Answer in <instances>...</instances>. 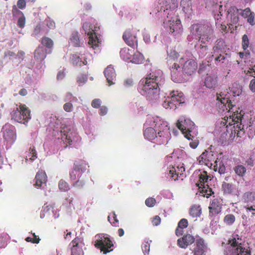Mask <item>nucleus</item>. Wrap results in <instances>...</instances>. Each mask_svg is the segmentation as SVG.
<instances>
[{
	"mask_svg": "<svg viewBox=\"0 0 255 255\" xmlns=\"http://www.w3.org/2000/svg\"><path fill=\"white\" fill-rule=\"evenodd\" d=\"M159 6H157L153 9L150 14H157L161 17H166L163 21V26L165 29L173 36L180 35L182 33L183 28L181 20L175 17V10L178 7L177 0H164L162 4L160 3Z\"/></svg>",
	"mask_w": 255,
	"mask_h": 255,
	"instance_id": "nucleus-1",
	"label": "nucleus"
},
{
	"mask_svg": "<svg viewBox=\"0 0 255 255\" xmlns=\"http://www.w3.org/2000/svg\"><path fill=\"white\" fill-rule=\"evenodd\" d=\"M152 127L146 128L143 132L145 138L157 145L166 144L170 138V132L167 123L159 117L150 119Z\"/></svg>",
	"mask_w": 255,
	"mask_h": 255,
	"instance_id": "nucleus-2",
	"label": "nucleus"
},
{
	"mask_svg": "<svg viewBox=\"0 0 255 255\" xmlns=\"http://www.w3.org/2000/svg\"><path fill=\"white\" fill-rule=\"evenodd\" d=\"M221 97V104L219 107H221L223 111H225L228 113L224 118H222L220 123L221 127L226 126L228 129L227 131H228V129H230L232 133L236 134L237 136L239 137L240 131L244 130V125L242 124V120L243 116L237 112V114L235 112L231 115L230 112L234 106L231 101L228 98H222Z\"/></svg>",
	"mask_w": 255,
	"mask_h": 255,
	"instance_id": "nucleus-3",
	"label": "nucleus"
},
{
	"mask_svg": "<svg viewBox=\"0 0 255 255\" xmlns=\"http://www.w3.org/2000/svg\"><path fill=\"white\" fill-rule=\"evenodd\" d=\"M160 77L154 73L148 74L140 81L141 93L148 100L156 98L159 94Z\"/></svg>",
	"mask_w": 255,
	"mask_h": 255,
	"instance_id": "nucleus-4",
	"label": "nucleus"
},
{
	"mask_svg": "<svg viewBox=\"0 0 255 255\" xmlns=\"http://www.w3.org/2000/svg\"><path fill=\"white\" fill-rule=\"evenodd\" d=\"M238 235L230 238L228 241V246L225 250V255H251L250 248L244 247Z\"/></svg>",
	"mask_w": 255,
	"mask_h": 255,
	"instance_id": "nucleus-5",
	"label": "nucleus"
},
{
	"mask_svg": "<svg viewBox=\"0 0 255 255\" xmlns=\"http://www.w3.org/2000/svg\"><path fill=\"white\" fill-rule=\"evenodd\" d=\"M10 115L11 119L22 124L27 123L31 119L30 111L29 108L25 105L22 104L14 109Z\"/></svg>",
	"mask_w": 255,
	"mask_h": 255,
	"instance_id": "nucleus-6",
	"label": "nucleus"
},
{
	"mask_svg": "<svg viewBox=\"0 0 255 255\" xmlns=\"http://www.w3.org/2000/svg\"><path fill=\"white\" fill-rule=\"evenodd\" d=\"M184 100L183 94L178 91H172L169 96L165 98L162 106L166 109H175Z\"/></svg>",
	"mask_w": 255,
	"mask_h": 255,
	"instance_id": "nucleus-7",
	"label": "nucleus"
},
{
	"mask_svg": "<svg viewBox=\"0 0 255 255\" xmlns=\"http://www.w3.org/2000/svg\"><path fill=\"white\" fill-rule=\"evenodd\" d=\"M97 27L95 29L93 28V26L89 22H85L83 24V28L85 33L89 36L88 44L94 49H96L99 47L100 40L98 38L96 33Z\"/></svg>",
	"mask_w": 255,
	"mask_h": 255,
	"instance_id": "nucleus-8",
	"label": "nucleus"
},
{
	"mask_svg": "<svg viewBox=\"0 0 255 255\" xmlns=\"http://www.w3.org/2000/svg\"><path fill=\"white\" fill-rule=\"evenodd\" d=\"M95 246L99 249L104 254L113 251L111 249L114 246L112 241L108 235H99L98 239L96 241Z\"/></svg>",
	"mask_w": 255,
	"mask_h": 255,
	"instance_id": "nucleus-9",
	"label": "nucleus"
},
{
	"mask_svg": "<svg viewBox=\"0 0 255 255\" xmlns=\"http://www.w3.org/2000/svg\"><path fill=\"white\" fill-rule=\"evenodd\" d=\"M217 159L216 154L211 150L203 152L199 157V162L200 164H205L208 167L214 166V170H217Z\"/></svg>",
	"mask_w": 255,
	"mask_h": 255,
	"instance_id": "nucleus-10",
	"label": "nucleus"
},
{
	"mask_svg": "<svg viewBox=\"0 0 255 255\" xmlns=\"http://www.w3.org/2000/svg\"><path fill=\"white\" fill-rule=\"evenodd\" d=\"M15 128L9 124H5L2 128V132L4 140L7 143H13L16 138Z\"/></svg>",
	"mask_w": 255,
	"mask_h": 255,
	"instance_id": "nucleus-11",
	"label": "nucleus"
},
{
	"mask_svg": "<svg viewBox=\"0 0 255 255\" xmlns=\"http://www.w3.org/2000/svg\"><path fill=\"white\" fill-rule=\"evenodd\" d=\"M242 10L238 9L234 5L230 6L226 9V18L229 22L230 25L236 24L238 23L239 20V11ZM229 25V24H228ZM230 28L229 26V28Z\"/></svg>",
	"mask_w": 255,
	"mask_h": 255,
	"instance_id": "nucleus-12",
	"label": "nucleus"
},
{
	"mask_svg": "<svg viewBox=\"0 0 255 255\" xmlns=\"http://www.w3.org/2000/svg\"><path fill=\"white\" fill-rule=\"evenodd\" d=\"M71 255H84L83 248L85 246L84 240L81 237H77L71 242Z\"/></svg>",
	"mask_w": 255,
	"mask_h": 255,
	"instance_id": "nucleus-13",
	"label": "nucleus"
},
{
	"mask_svg": "<svg viewBox=\"0 0 255 255\" xmlns=\"http://www.w3.org/2000/svg\"><path fill=\"white\" fill-rule=\"evenodd\" d=\"M61 132L63 140L69 145H71L77 134L74 130L67 126H63L61 128Z\"/></svg>",
	"mask_w": 255,
	"mask_h": 255,
	"instance_id": "nucleus-14",
	"label": "nucleus"
},
{
	"mask_svg": "<svg viewBox=\"0 0 255 255\" xmlns=\"http://www.w3.org/2000/svg\"><path fill=\"white\" fill-rule=\"evenodd\" d=\"M123 38L125 43L131 47L134 45L137 46V40L135 33L131 31V29H127L123 35Z\"/></svg>",
	"mask_w": 255,
	"mask_h": 255,
	"instance_id": "nucleus-15",
	"label": "nucleus"
},
{
	"mask_svg": "<svg viewBox=\"0 0 255 255\" xmlns=\"http://www.w3.org/2000/svg\"><path fill=\"white\" fill-rule=\"evenodd\" d=\"M222 203L219 199L215 198L213 199L209 206V216L214 217L219 214L222 211Z\"/></svg>",
	"mask_w": 255,
	"mask_h": 255,
	"instance_id": "nucleus-16",
	"label": "nucleus"
},
{
	"mask_svg": "<svg viewBox=\"0 0 255 255\" xmlns=\"http://www.w3.org/2000/svg\"><path fill=\"white\" fill-rule=\"evenodd\" d=\"M176 126L184 133L185 132L191 131L194 123L189 119H180L176 123Z\"/></svg>",
	"mask_w": 255,
	"mask_h": 255,
	"instance_id": "nucleus-17",
	"label": "nucleus"
},
{
	"mask_svg": "<svg viewBox=\"0 0 255 255\" xmlns=\"http://www.w3.org/2000/svg\"><path fill=\"white\" fill-rule=\"evenodd\" d=\"M170 72L172 80L175 82L180 81V66L177 61H174L172 64L168 63Z\"/></svg>",
	"mask_w": 255,
	"mask_h": 255,
	"instance_id": "nucleus-18",
	"label": "nucleus"
},
{
	"mask_svg": "<svg viewBox=\"0 0 255 255\" xmlns=\"http://www.w3.org/2000/svg\"><path fill=\"white\" fill-rule=\"evenodd\" d=\"M197 68V62L193 59L187 60L182 67L183 72L189 75L193 74Z\"/></svg>",
	"mask_w": 255,
	"mask_h": 255,
	"instance_id": "nucleus-19",
	"label": "nucleus"
},
{
	"mask_svg": "<svg viewBox=\"0 0 255 255\" xmlns=\"http://www.w3.org/2000/svg\"><path fill=\"white\" fill-rule=\"evenodd\" d=\"M204 28L202 34L201 42L205 43L211 39L214 36V30L211 24L208 22H204Z\"/></svg>",
	"mask_w": 255,
	"mask_h": 255,
	"instance_id": "nucleus-20",
	"label": "nucleus"
},
{
	"mask_svg": "<svg viewBox=\"0 0 255 255\" xmlns=\"http://www.w3.org/2000/svg\"><path fill=\"white\" fill-rule=\"evenodd\" d=\"M194 242V237L190 234H187L179 239L177 240V244L180 248L185 249Z\"/></svg>",
	"mask_w": 255,
	"mask_h": 255,
	"instance_id": "nucleus-21",
	"label": "nucleus"
},
{
	"mask_svg": "<svg viewBox=\"0 0 255 255\" xmlns=\"http://www.w3.org/2000/svg\"><path fill=\"white\" fill-rule=\"evenodd\" d=\"M205 86L209 89H214L218 86V78L216 75L207 74L205 80Z\"/></svg>",
	"mask_w": 255,
	"mask_h": 255,
	"instance_id": "nucleus-22",
	"label": "nucleus"
},
{
	"mask_svg": "<svg viewBox=\"0 0 255 255\" xmlns=\"http://www.w3.org/2000/svg\"><path fill=\"white\" fill-rule=\"evenodd\" d=\"M35 183L34 185L35 187L38 188L40 187L43 184L46 183L47 181V176L46 173L42 171H38L36 174Z\"/></svg>",
	"mask_w": 255,
	"mask_h": 255,
	"instance_id": "nucleus-23",
	"label": "nucleus"
},
{
	"mask_svg": "<svg viewBox=\"0 0 255 255\" xmlns=\"http://www.w3.org/2000/svg\"><path fill=\"white\" fill-rule=\"evenodd\" d=\"M222 188L224 194H237V188L232 183L224 182Z\"/></svg>",
	"mask_w": 255,
	"mask_h": 255,
	"instance_id": "nucleus-24",
	"label": "nucleus"
},
{
	"mask_svg": "<svg viewBox=\"0 0 255 255\" xmlns=\"http://www.w3.org/2000/svg\"><path fill=\"white\" fill-rule=\"evenodd\" d=\"M104 74L109 85L113 84V81L116 78V76L114 68L111 65L108 66L104 71Z\"/></svg>",
	"mask_w": 255,
	"mask_h": 255,
	"instance_id": "nucleus-25",
	"label": "nucleus"
},
{
	"mask_svg": "<svg viewBox=\"0 0 255 255\" xmlns=\"http://www.w3.org/2000/svg\"><path fill=\"white\" fill-rule=\"evenodd\" d=\"M201 23H197L192 24L190 27V33L193 36H196V40L198 41H201L202 39V36H201Z\"/></svg>",
	"mask_w": 255,
	"mask_h": 255,
	"instance_id": "nucleus-26",
	"label": "nucleus"
},
{
	"mask_svg": "<svg viewBox=\"0 0 255 255\" xmlns=\"http://www.w3.org/2000/svg\"><path fill=\"white\" fill-rule=\"evenodd\" d=\"M180 5L182 10L187 14L191 15L193 13L192 1L191 0H181Z\"/></svg>",
	"mask_w": 255,
	"mask_h": 255,
	"instance_id": "nucleus-27",
	"label": "nucleus"
},
{
	"mask_svg": "<svg viewBox=\"0 0 255 255\" xmlns=\"http://www.w3.org/2000/svg\"><path fill=\"white\" fill-rule=\"evenodd\" d=\"M46 50L43 46H38L34 53V58L39 61L43 60L46 57Z\"/></svg>",
	"mask_w": 255,
	"mask_h": 255,
	"instance_id": "nucleus-28",
	"label": "nucleus"
},
{
	"mask_svg": "<svg viewBox=\"0 0 255 255\" xmlns=\"http://www.w3.org/2000/svg\"><path fill=\"white\" fill-rule=\"evenodd\" d=\"M241 15L245 18H247V21L252 25L255 24L254 15L250 8H246L243 10H241Z\"/></svg>",
	"mask_w": 255,
	"mask_h": 255,
	"instance_id": "nucleus-29",
	"label": "nucleus"
},
{
	"mask_svg": "<svg viewBox=\"0 0 255 255\" xmlns=\"http://www.w3.org/2000/svg\"><path fill=\"white\" fill-rule=\"evenodd\" d=\"M134 50L128 48H122L120 51L121 57L125 61H130Z\"/></svg>",
	"mask_w": 255,
	"mask_h": 255,
	"instance_id": "nucleus-30",
	"label": "nucleus"
},
{
	"mask_svg": "<svg viewBox=\"0 0 255 255\" xmlns=\"http://www.w3.org/2000/svg\"><path fill=\"white\" fill-rule=\"evenodd\" d=\"M181 170L182 172L183 171H184V168L183 167H181L179 168L178 167H177L175 168L174 167H172V168L169 170V174L170 176V178L171 180L176 181L178 179L179 175H181L182 174V173H180L179 171Z\"/></svg>",
	"mask_w": 255,
	"mask_h": 255,
	"instance_id": "nucleus-31",
	"label": "nucleus"
},
{
	"mask_svg": "<svg viewBox=\"0 0 255 255\" xmlns=\"http://www.w3.org/2000/svg\"><path fill=\"white\" fill-rule=\"evenodd\" d=\"M188 222L186 219H182L178 224V227L176 229L175 234L177 236H182L183 231V229L187 227Z\"/></svg>",
	"mask_w": 255,
	"mask_h": 255,
	"instance_id": "nucleus-32",
	"label": "nucleus"
},
{
	"mask_svg": "<svg viewBox=\"0 0 255 255\" xmlns=\"http://www.w3.org/2000/svg\"><path fill=\"white\" fill-rule=\"evenodd\" d=\"M12 12L13 14H21L22 15V16L19 17L18 19L17 25L20 28L24 27L25 23V18L22 12L18 10L15 5L13 6Z\"/></svg>",
	"mask_w": 255,
	"mask_h": 255,
	"instance_id": "nucleus-33",
	"label": "nucleus"
},
{
	"mask_svg": "<svg viewBox=\"0 0 255 255\" xmlns=\"http://www.w3.org/2000/svg\"><path fill=\"white\" fill-rule=\"evenodd\" d=\"M167 63L172 64L174 61H177L179 57V53L174 49L167 51Z\"/></svg>",
	"mask_w": 255,
	"mask_h": 255,
	"instance_id": "nucleus-34",
	"label": "nucleus"
},
{
	"mask_svg": "<svg viewBox=\"0 0 255 255\" xmlns=\"http://www.w3.org/2000/svg\"><path fill=\"white\" fill-rule=\"evenodd\" d=\"M144 61V58L141 53L138 51L133 52L131 60H130L131 62L136 64H140L143 63Z\"/></svg>",
	"mask_w": 255,
	"mask_h": 255,
	"instance_id": "nucleus-35",
	"label": "nucleus"
},
{
	"mask_svg": "<svg viewBox=\"0 0 255 255\" xmlns=\"http://www.w3.org/2000/svg\"><path fill=\"white\" fill-rule=\"evenodd\" d=\"M209 175L207 171H203L199 175V182L196 184L199 188H201L202 186L205 185V184L207 182L209 179Z\"/></svg>",
	"mask_w": 255,
	"mask_h": 255,
	"instance_id": "nucleus-36",
	"label": "nucleus"
},
{
	"mask_svg": "<svg viewBox=\"0 0 255 255\" xmlns=\"http://www.w3.org/2000/svg\"><path fill=\"white\" fill-rule=\"evenodd\" d=\"M201 213L202 210L200 205H194L190 209V215L193 218L199 217Z\"/></svg>",
	"mask_w": 255,
	"mask_h": 255,
	"instance_id": "nucleus-37",
	"label": "nucleus"
},
{
	"mask_svg": "<svg viewBox=\"0 0 255 255\" xmlns=\"http://www.w3.org/2000/svg\"><path fill=\"white\" fill-rule=\"evenodd\" d=\"M70 42L75 47L80 46V41L79 36V33L77 31H74L71 34L70 37Z\"/></svg>",
	"mask_w": 255,
	"mask_h": 255,
	"instance_id": "nucleus-38",
	"label": "nucleus"
},
{
	"mask_svg": "<svg viewBox=\"0 0 255 255\" xmlns=\"http://www.w3.org/2000/svg\"><path fill=\"white\" fill-rule=\"evenodd\" d=\"M82 172L73 168V170L69 173V178L71 182L76 181L77 179L81 178Z\"/></svg>",
	"mask_w": 255,
	"mask_h": 255,
	"instance_id": "nucleus-39",
	"label": "nucleus"
},
{
	"mask_svg": "<svg viewBox=\"0 0 255 255\" xmlns=\"http://www.w3.org/2000/svg\"><path fill=\"white\" fill-rule=\"evenodd\" d=\"M86 163L84 160L76 161L74 163L73 168L80 171L83 173L86 170Z\"/></svg>",
	"mask_w": 255,
	"mask_h": 255,
	"instance_id": "nucleus-40",
	"label": "nucleus"
},
{
	"mask_svg": "<svg viewBox=\"0 0 255 255\" xmlns=\"http://www.w3.org/2000/svg\"><path fill=\"white\" fill-rule=\"evenodd\" d=\"M37 158V153L34 146L29 148V152L25 157L26 161L29 159L31 161L34 160Z\"/></svg>",
	"mask_w": 255,
	"mask_h": 255,
	"instance_id": "nucleus-41",
	"label": "nucleus"
},
{
	"mask_svg": "<svg viewBox=\"0 0 255 255\" xmlns=\"http://www.w3.org/2000/svg\"><path fill=\"white\" fill-rule=\"evenodd\" d=\"M234 170L238 176L243 177L245 175L247 169L243 165H238L234 167Z\"/></svg>",
	"mask_w": 255,
	"mask_h": 255,
	"instance_id": "nucleus-42",
	"label": "nucleus"
},
{
	"mask_svg": "<svg viewBox=\"0 0 255 255\" xmlns=\"http://www.w3.org/2000/svg\"><path fill=\"white\" fill-rule=\"evenodd\" d=\"M58 187L62 192H66L70 190L69 184L63 179H61L58 183Z\"/></svg>",
	"mask_w": 255,
	"mask_h": 255,
	"instance_id": "nucleus-43",
	"label": "nucleus"
},
{
	"mask_svg": "<svg viewBox=\"0 0 255 255\" xmlns=\"http://www.w3.org/2000/svg\"><path fill=\"white\" fill-rule=\"evenodd\" d=\"M41 42L42 44L47 48H51L53 46V40L48 37H43L42 38Z\"/></svg>",
	"mask_w": 255,
	"mask_h": 255,
	"instance_id": "nucleus-44",
	"label": "nucleus"
},
{
	"mask_svg": "<svg viewBox=\"0 0 255 255\" xmlns=\"http://www.w3.org/2000/svg\"><path fill=\"white\" fill-rule=\"evenodd\" d=\"M236 218L233 214H227L224 218V223L228 225H232L235 222Z\"/></svg>",
	"mask_w": 255,
	"mask_h": 255,
	"instance_id": "nucleus-45",
	"label": "nucleus"
},
{
	"mask_svg": "<svg viewBox=\"0 0 255 255\" xmlns=\"http://www.w3.org/2000/svg\"><path fill=\"white\" fill-rule=\"evenodd\" d=\"M72 185L78 189H82L85 185V181L83 178H79L76 181H72Z\"/></svg>",
	"mask_w": 255,
	"mask_h": 255,
	"instance_id": "nucleus-46",
	"label": "nucleus"
},
{
	"mask_svg": "<svg viewBox=\"0 0 255 255\" xmlns=\"http://www.w3.org/2000/svg\"><path fill=\"white\" fill-rule=\"evenodd\" d=\"M222 44V41L221 40H218L216 41V45L213 48V54L217 55L220 53H223L222 48L221 47Z\"/></svg>",
	"mask_w": 255,
	"mask_h": 255,
	"instance_id": "nucleus-47",
	"label": "nucleus"
},
{
	"mask_svg": "<svg viewBox=\"0 0 255 255\" xmlns=\"http://www.w3.org/2000/svg\"><path fill=\"white\" fill-rule=\"evenodd\" d=\"M151 242V240L144 241L142 244L141 248L143 253L144 255H148L150 250V243Z\"/></svg>",
	"mask_w": 255,
	"mask_h": 255,
	"instance_id": "nucleus-48",
	"label": "nucleus"
},
{
	"mask_svg": "<svg viewBox=\"0 0 255 255\" xmlns=\"http://www.w3.org/2000/svg\"><path fill=\"white\" fill-rule=\"evenodd\" d=\"M212 56L215 57V63L216 64H217L218 62H220L221 63H224L226 59L225 55L222 54V53L217 54V55L213 54Z\"/></svg>",
	"mask_w": 255,
	"mask_h": 255,
	"instance_id": "nucleus-49",
	"label": "nucleus"
},
{
	"mask_svg": "<svg viewBox=\"0 0 255 255\" xmlns=\"http://www.w3.org/2000/svg\"><path fill=\"white\" fill-rule=\"evenodd\" d=\"M208 50V46L201 44L197 48V50L201 57H203L206 55Z\"/></svg>",
	"mask_w": 255,
	"mask_h": 255,
	"instance_id": "nucleus-50",
	"label": "nucleus"
},
{
	"mask_svg": "<svg viewBox=\"0 0 255 255\" xmlns=\"http://www.w3.org/2000/svg\"><path fill=\"white\" fill-rule=\"evenodd\" d=\"M202 191L203 193H205L204 196H206L207 198H209L214 194V192L213 191L212 189L210 188L207 184L202 186Z\"/></svg>",
	"mask_w": 255,
	"mask_h": 255,
	"instance_id": "nucleus-51",
	"label": "nucleus"
},
{
	"mask_svg": "<svg viewBox=\"0 0 255 255\" xmlns=\"http://www.w3.org/2000/svg\"><path fill=\"white\" fill-rule=\"evenodd\" d=\"M244 198L247 202H252L255 199V194L252 192H247L244 194Z\"/></svg>",
	"mask_w": 255,
	"mask_h": 255,
	"instance_id": "nucleus-52",
	"label": "nucleus"
},
{
	"mask_svg": "<svg viewBox=\"0 0 255 255\" xmlns=\"http://www.w3.org/2000/svg\"><path fill=\"white\" fill-rule=\"evenodd\" d=\"M108 219V221L113 226L118 227L119 226V220L117 219V216L115 213L113 214L112 218H111V217L109 216Z\"/></svg>",
	"mask_w": 255,
	"mask_h": 255,
	"instance_id": "nucleus-53",
	"label": "nucleus"
},
{
	"mask_svg": "<svg viewBox=\"0 0 255 255\" xmlns=\"http://www.w3.org/2000/svg\"><path fill=\"white\" fill-rule=\"evenodd\" d=\"M72 62L74 65L82 66V59L78 55L75 54L72 56Z\"/></svg>",
	"mask_w": 255,
	"mask_h": 255,
	"instance_id": "nucleus-54",
	"label": "nucleus"
},
{
	"mask_svg": "<svg viewBox=\"0 0 255 255\" xmlns=\"http://www.w3.org/2000/svg\"><path fill=\"white\" fill-rule=\"evenodd\" d=\"M249 45V39L246 34H244L242 37V46L244 50H246Z\"/></svg>",
	"mask_w": 255,
	"mask_h": 255,
	"instance_id": "nucleus-55",
	"label": "nucleus"
},
{
	"mask_svg": "<svg viewBox=\"0 0 255 255\" xmlns=\"http://www.w3.org/2000/svg\"><path fill=\"white\" fill-rule=\"evenodd\" d=\"M196 248H201L205 250L206 247L204 241L202 238L197 239L196 241Z\"/></svg>",
	"mask_w": 255,
	"mask_h": 255,
	"instance_id": "nucleus-56",
	"label": "nucleus"
},
{
	"mask_svg": "<svg viewBox=\"0 0 255 255\" xmlns=\"http://www.w3.org/2000/svg\"><path fill=\"white\" fill-rule=\"evenodd\" d=\"M145 205L149 207H153L156 204V200L154 198L150 197L146 199L145 201Z\"/></svg>",
	"mask_w": 255,
	"mask_h": 255,
	"instance_id": "nucleus-57",
	"label": "nucleus"
},
{
	"mask_svg": "<svg viewBox=\"0 0 255 255\" xmlns=\"http://www.w3.org/2000/svg\"><path fill=\"white\" fill-rule=\"evenodd\" d=\"M102 101L99 99H94L91 103V106L94 108H99L101 107Z\"/></svg>",
	"mask_w": 255,
	"mask_h": 255,
	"instance_id": "nucleus-58",
	"label": "nucleus"
},
{
	"mask_svg": "<svg viewBox=\"0 0 255 255\" xmlns=\"http://www.w3.org/2000/svg\"><path fill=\"white\" fill-rule=\"evenodd\" d=\"M63 109L66 112H71L73 109V106L71 102H67L63 105Z\"/></svg>",
	"mask_w": 255,
	"mask_h": 255,
	"instance_id": "nucleus-59",
	"label": "nucleus"
},
{
	"mask_svg": "<svg viewBox=\"0 0 255 255\" xmlns=\"http://www.w3.org/2000/svg\"><path fill=\"white\" fill-rule=\"evenodd\" d=\"M204 252V249L195 247L193 251L194 255H203Z\"/></svg>",
	"mask_w": 255,
	"mask_h": 255,
	"instance_id": "nucleus-60",
	"label": "nucleus"
},
{
	"mask_svg": "<svg viewBox=\"0 0 255 255\" xmlns=\"http://www.w3.org/2000/svg\"><path fill=\"white\" fill-rule=\"evenodd\" d=\"M65 76V70L63 69L62 70H61L58 72L57 75V80H63Z\"/></svg>",
	"mask_w": 255,
	"mask_h": 255,
	"instance_id": "nucleus-61",
	"label": "nucleus"
},
{
	"mask_svg": "<svg viewBox=\"0 0 255 255\" xmlns=\"http://www.w3.org/2000/svg\"><path fill=\"white\" fill-rule=\"evenodd\" d=\"M87 80V77L85 75H82L78 78L77 82L79 83V85H80L86 82Z\"/></svg>",
	"mask_w": 255,
	"mask_h": 255,
	"instance_id": "nucleus-62",
	"label": "nucleus"
},
{
	"mask_svg": "<svg viewBox=\"0 0 255 255\" xmlns=\"http://www.w3.org/2000/svg\"><path fill=\"white\" fill-rule=\"evenodd\" d=\"M161 222L160 218L158 216H155L152 220V223L154 226H157Z\"/></svg>",
	"mask_w": 255,
	"mask_h": 255,
	"instance_id": "nucleus-63",
	"label": "nucleus"
},
{
	"mask_svg": "<svg viewBox=\"0 0 255 255\" xmlns=\"http://www.w3.org/2000/svg\"><path fill=\"white\" fill-rule=\"evenodd\" d=\"M133 84V81L131 78L127 79L124 82V85L127 87L132 86Z\"/></svg>",
	"mask_w": 255,
	"mask_h": 255,
	"instance_id": "nucleus-64",
	"label": "nucleus"
}]
</instances>
